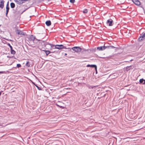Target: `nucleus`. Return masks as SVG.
I'll return each mask as SVG.
<instances>
[{"mask_svg": "<svg viewBox=\"0 0 145 145\" xmlns=\"http://www.w3.org/2000/svg\"><path fill=\"white\" fill-rule=\"evenodd\" d=\"M52 48H53V49H60L62 48L66 49L67 48L65 46H64L62 45H56L54 46V45L50 44Z\"/></svg>", "mask_w": 145, "mask_h": 145, "instance_id": "f257e3e1", "label": "nucleus"}, {"mask_svg": "<svg viewBox=\"0 0 145 145\" xmlns=\"http://www.w3.org/2000/svg\"><path fill=\"white\" fill-rule=\"evenodd\" d=\"M72 50L76 52H80L81 51V49L78 47H74L72 48Z\"/></svg>", "mask_w": 145, "mask_h": 145, "instance_id": "f03ea898", "label": "nucleus"}, {"mask_svg": "<svg viewBox=\"0 0 145 145\" xmlns=\"http://www.w3.org/2000/svg\"><path fill=\"white\" fill-rule=\"evenodd\" d=\"M16 33L18 35H24V33L23 31L18 30V29H16Z\"/></svg>", "mask_w": 145, "mask_h": 145, "instance_id": "7ed1b4c3", "label": "nucleus"}, {"mask_svg": "<svg viewBox=\"0 0 145 145\" xmlns=\"http://www.w3.org/2000/svg\"><path fill=\"white\" fill-rule=\"evenodd\" d=\"M132 2L137 5H140V2L138 0H132Z\"/></svg>", "mask_w": 145, "mask_h": 145, "instance_id": "20e7f679", "label": "nucleus"}, {"mask_svg": "<svg viewBox=\"0 0 145 145\" xmlns=\"http://www.w3.org/2000/svg\"><path fill=\"white\" fill-rule=\"evenodd\" d=\"M108 47H106L105 46H103L98 47L97 48V49L98 50H105L106 48H107Z\"/></svg>", "mask_w": 145, "mask_h": 145, "instance_id": "39448f33", "label": "nucleus"}, {"mask_svg": "<svg viewBox=\"0 0 145 145\" xmlns=\"http://www.w3.org/2000/svg\"><path fill=\"white\" fill-rule=\"evenodd\" d=\"M113 22V20L111 19H110L109 20H107V24H108L110 26H111L112 25Z\"/></svg>", "mask_w": 145, "mask_h": 145, "instance_id": "423d86ee", "label": "nucleus"}, {"mask_svg": "<svg viewBox=\"0 0 145 145\" xmlns=\"http://www.w3.org/2000/svg\"><path fill=\"white\" fill-rule=\"evenodd\" d=\"M145 37V33H143L142 34L140 35V36L138 38L139 41H141L142 40V38Z\"/></svg>", "mask_w": 145, "mask_h": 145, "instance_id": "0eeeda50", "label": "nucleus"}, {"mask_svg": "<svg viewBox=\"0 0 145 145\" xmlns=\"http://www.w3.org/2000/svg\"><path fill=\"white\" fill-rule=\"evenodd\" d=\"M4 1L3 0H0V8L1 9L3 8L4 6Z\"/></svg>", "mask_w": 145, "mask_h": 145, "instance_id": "6e6552de", "label": "nucleus"}, {"mask_svg": "<svg viewBox=\"0 0 145 145\" xmlns=\"http://www.w3.org/2000/svg\"><path fill=\"white\" fill-rule=\"evenodd\" d=\"M87 67H94L96 71H97V67L96 65H87Z\"/></svg>", "mask_w": 145, "mask_h": 145, "instance_id": "1a4fd4ad", "label": "nucleus"}, {"mask_svg": "<svg viewBox=\"0 0 145 145\" xmlns=\"http://www.w3.org/2000/svg\"><path fill=\"white\" fill-rule=\"evenodd\" d=\"M24 0H15V1L18 4H20L23 3Z\"/></svg>", "mask_w": 145, "mask_h": 145, "instance_id": "9d476101", "label": "nucleus"}, {"mask_svg": "<svg viewBox=\"0 0 145 145\" xmlns=\"http://www.w3.org/2000/svg\"><path fill=\"white\" fill-rule=\"evenodd\" d=\"M46 24L48 26H49L51 24V22L50 21H47L46 22Z\"/></svg>", "mask_w": 145, "mask_h": 145, "instance_id": "9b49d317", "label": "nucleus"}, {"mask_svg": "<svg viewBox=\"0 0 145 145\" xmlns=\"http://www.w3.org/2000/svg\"><path fill=\"white\" fill-rule=\"evenodd\" d=\"M42 50L45 52L46 55H48L50 53V51L49 50Z\"/></svg>", "mask_w": 145, "mask_h": 145, "instance_id": "f8f14e48", "label": "nucleus"}, {"mask_svg": "<svg viewBox=\"0 0 145 145\" xmlns=\"http://www.w3.org/2000/svg\"><path fill=\"white\" fill-rule=\"evenodd\" d=\"M10 6L11 8H13L15 7V5L13 3H11L10 4Z\"/></svg>", "mask_w": 145, "mask_h": 145, "instance_id": "ddd939ff", "label": "nucleus"}, {"mask_svg": "<svg viewBox=\"0 0 145 145\" xmlns=\"http://www.w3.org/2000/svg\"><path fill=\"white\" fill-rule=\"evenodd\" d=\"M130 123H131L128 122L127 121V126H128L129 127H130L131 126H134V125H132V124H131Z\"/></svg>", "mask_w": 145, "mask_h": 145, "instance_id": "4468645a", "label": "nucleus"}, {"mask_svg": "<svg viewBox=\"0 0 145 145\" xmlns=\"http://www.w3.org/2000/svg\"><path fill=\"white\" fill-rule=\"evenodd\" d=\"M30 65V63L29 61H27L25 64L26 66L28 67H29Z\"/></svg>", "mask_w": 145, "mask_h": 145, "instance_id": "2eb2a0df", "label": "nucleus"}, {"mask_svg": "<svg viewBox=\"0 0 145 145\" xmlns=\"http://www.w3.org/2000/svg\"><path fill=\"white\" fill-rule=\"evenodd\" d=\"M11 53L12 54H14L15 53V51L13 50V49H11Z\"/></svg>", "mask_w": 145, "mask_h": 145, "instance_id": "dca6fc26", "label": "nucleus"}, {"mask_svg": "<svg viewBox=\"0 0 145 145\" xmlns=\"http://www.w3.org/2000/svg\"><path fill=\"white\" fill-rule=\"evenodd\" d=\"M144 80L143 78L141 79L140 80L139 82L140 83L142 84H143L144 82Z\"/></svg>", "mask_w": 145, "mask_h": 145, "instance_id": "f3484780", "label": "nucleus"}, {"mask_svg": "<svg viewBox=\"0 0 145 145\" xmlns=\"http://www.w3.org/2000/svg\"><path fill=\"white\" fill-rule=\"evenodd\" d=\"M30 38L31 39L33 40H34L35 39V37L33 35L31 36Z\"/></svg>", "mask_w": 145, "mask_h": 145, "instance_id": "a211bd4d", "label": "nucleus"}, {"mask_svg": "<svg viewBox=\"0 0 145 145\" xmlns=\"http://www.w3.org/2000/svg\"><path fill=\"white\" fill-rule=\"evenodd\" d=\"M133 66H127V71L128 70H130V69H133Z\"/></svg>", "mask_w": 145, "mask_h": 145, "instance_id": "6ab92c4d", "label": "nucleus"}, {"mask_svg": "<svg viewBox=\"0 0 145 145\" xmlns=\"http://www.w3.org/2000/svg\"><path fill=\"white\" fill-rule=\"evenodd\" d=\"M9 8H6V16H7V15L8 14V13L9 11Z\"/></svg>", "mask_w": 145, "mask_h": 145, "instance_id": "aec40b11", "label": "nucleus"}, {"mask_svg": "<svg viewBox=\"0 0 145 145\" xmlns=\"http://www.w3.org/2000/svg\"><path fill=\"white\" fill-rule=\"evenodd\" d=\"M108 48H114V47L113 46H107Z\"/></svg>", "mask_w": 145, "mask_h": 145, "instance_id": "412c9836", "label": "nucleus"}, {"mask_svg": "<svg viewBox=\"0 0 145 145\" xmlns=\"http://www.w3.org/2000/svg\"><path fill=\"white\" fill-rule=\"evenodd\" d=\"M83 12L84 13H87L88 12V10L87 9H85L83 11Z\"/></svg>", "mask_w": 145, "mask_h": 145, "instance_id": "4be33fe9", "label": "nucleus"}, {"mask_svg": "<svg viewBox=\"0 0 145 145\" xmlns=\"http://www.w3.org/2000/svg\"><path fill=\"white\" fill-rule=\"evenodd\" d=\"M75 1V0H70V2L71 3H74Z\"/></svg>", "mask_w": 145, "mask_h": 145, "instance_id": "5701e85b", "label": "nucleus"}, {"mask_svg": "<svg viewBox=\"0 0 145 145\" xmlns=\"http://www.w3.org/2000/svg\"><path fill=\"white\" fill-rule=\"evenodd\" d=\"M17 67H21V65L20 64H17Z\"/></svg>", "mask_w": 145, "mask_h": 145, "instance_id": "b1692460", "label": "nucleus"}, {"mask_svg": "<svg viewBox=\"0 0 145 145\" xmlns=\"http://www.w3.org/2000/svg\"><path fill=\"white\" fill-rule=\"evenodd\" d=\"M8 46H9L10 48V49H12V47L10 45V44H8Z\"/></svg>", "mask_w": 145, "mask_h": 145, "instance_id": "393cba45", "label": "nucleus"}, {"mask_svg": "<svg viewBox=\"0 0 145 145\" xmlns=\"http://www.w3.org/2000/svg\"><path fill=\"white\" fill-rule=\"evenodd\" d=\"M43 42H44V46H45H45H46V45L47 44V43H46V44H45V42H44V41H43Z\"/></svg>", "mask_w": 145, "mask_h": 145, "instance_id": "a878e982", "label": "nucleus"}, {"mask_svg": "<svg viewBox=\"0 0 145 145\" xmlns=\"http://www.w3.org/2000/svg\"><path fill=\"white\" fill-rule=\"evenodd\" d=\"M9 8V7H8V5H7V6H6V8Z\"/></svg>", "mask_w": 145, "mask_h": 145, "instance_id": "bb28decb", "label": "nucleus"}, {"mask_svg": "<svg viewBox=\"0 0 145 145\" xmlns=\"http://www.w3.org/2000/svg\"><path fill=\"white\" fill-rule=\"evenodd\" d=\"M145 84V80H144V83H143V84Z\"/></svg>", "mask_w": 145, "mask_h": 145, "instance_id": "cd10ccee", "label": "nucleus"}, {"mask_svg": "<svg viewBox=\"0 0 145 145\" xmlns=\"http://www.w3.org/2000/svg\"><path fill=\"white\" fill-rule=\"evenodd\" d=\"M127 139H130V138H129V137H127ZM129 140H127V142H129Z\"/></svg>", "mask_w": 145, "mask_h": 145, "instance_id": "c85d7f7f", "label": "nucleus"}, {"mask_svg": "<svg viewBox=\"0 0 145 145\" xmlns=\"http://www.w3.org/2000/svg\"><path fill=\"white\" fill-rule=\"evenodd\" d=\"M128 34H129V36H130V35L131 34L129 33Z\"/></svg>", "mask_w": 145, "mask_h": 145, "instance_id": "c756f323", "label": "nucleus"}, {"mask_svg": "<svg viewBox=\"0 0 145 145\" xmlns=\"http://www.w3.org/2000/svg\"><path fill=\"white\" fill-rule=\"evenodd\" d=\"M67 55V54H66V53H65V55L66 56V55Z\"/></svg>", "mask_w": 145, "mask_h": 145, "instance_id": "7c9ffc66", "label": "nucleus"}, {"mask_svg": "<svg viewBox=\"0 0 145 145\" xmlns=\"http://www.w3.org/2000/svg\"><path fill=\"white\" fill-rule=\"evenodd\" d=\"M1 92H0V95H1Z\"/></svg>", "mask_w": 145, "mask_h": 145, "instance_id": "2f4dec72", "label": "nucleus"}, {"mask_svg": "<svg viewBox=\"0 0 145 145\" xmlns=\"http://www.w3.org/2000/svg\"><path fill=\"white\" fill-rule=\"evenodd\" d=\"M132 60H133L131 59V60H129V61H132Z\"/></svg>", "mask_w": 145, "mask_h": 145, "instance_id": "473e14b6", "label": "nucleus"}, {"mask_svg": "<svg viewBox=\"0 0 145 145\" xmlns=\"http://www.w3.org/2000/svg\"><path fill=\"white\" fill-rule=\"evenodd\" d=\"M2 73V72H0V73Z\"/></svg>", "mask_w": 145, "mask_h": 145, "instance_id": "72a5a7b5", "label": "nucleus"}]
</instances>
